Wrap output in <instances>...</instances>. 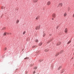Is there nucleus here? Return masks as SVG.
I'll return each instance as SVG.
<instances>
[{"mask_svg": "<svg viewBox=\"0 0 74 74\" xmlns=\"http://www.w3.org/2000/svg\"><path fill=\"white\" fill-rule=\"evenodd\" d=\"M6 34H7V33L6 32L4 33V34H3V36H5V35H6Z\"/></svg>", "mask_w": 74, "mask_h": 74, "instance_id": "11", "label": "nucleus"}, {"mask_svg": "<svg viewBox=\"0 0 74 74\" xmlns=\"http://www.w3.org/2000/svg\"><path fill=\"white\" fill-rule=\"evenodd\" d=\"M9 34L11 35V34H12V33H11V32H10L9 33Z\"/></svg>", "mask_w": 74, "mask_h": 74, "instance_id": "28", "label": "nucleus"}, {"mask_svg": "<svg viewBox=\"0 0 74 74\" xmlns=\"http://www.w3.org/2000/svg\"><path fill=\"white\" fill-rule=\"evenodd\" d=\"M40 29V25L37 26L36 28V30H38Z\"/></svg>", "mask_w": 74, "mask_h": 74, "instance_id": "1", "label": "nucleus"}, {"mask_svg": "<svg viewBox=\"0 0 74 74\" xmlns=\"http://www.w3.org/2000/svg\"><path fill=\"white\" fill-rule=\"evenodd\" d=\"M38 17H37L36 18V20H38Z\"/></svg>", "mask_w": 74, "mask_h": 74, "instance_id": "21", "label": "nucleus"}, {"mask_svg": "<svg viewBox=\"0 0 74 74\" xmlns=\"http://www.w3.org/2000/svg\"><path fill=\"white\" fill-rule=\"evenodd\" d=\"M25 33H26V31H24L23 32V35H24V34H25Z\"/></svg>", "mask_w": 74, "mask_h": 74, "instance_id": "18", "label": "nucleus"}, {"mask_svg": "<svg viewBox=\"0 0 74 74\" xmlns=\"http://www.w3.org/2000/svg\"><path fill=\"white\" fill-rule=\"evenodd\" d=\"M19 20L18 19L16 21V23L17 24L18 23H19Z\"/></svg>", "mask_w": 74, "mask_h": 74, "instance_id": "14", "label": "nucleus"}, {"mask_svg": "<svg viewBox=\"0 0 74 74\" xmlns=\"http://www.w3.org/2000/svg\"><path fill=\"white\" fill-rule=\"evenodd\" d=\"M5 29H6L5 27H4L2 29V30H5Z\"/></svg>", "mask_w": 74, "mask_h": 74, "instance_id": "15", "label": "nucleus"}, {"mask_svg": "<svg viewBox=\"0 0 74 74\" xmlns=\"http://www.w3.org/2000/svg\"><path fill=\"white\" fill-rule=\"evenodd\" d=\"M51 5V2H50V1H48L47 3V5Z\"/></svg>", "mask_w": 74, "mask_h": 74, "instance_id": "3", "label": "nucleus"}, {"mask_svg": "<svg viewBox=\"0 0 74 74\" xmlns=\"http://www.w3.org/2000/svg\"><path fill=\"white\" fill-rule=\"evenodd\" d=\"M67 10L68 11H69L70 10V8H68L67 9Z\"/></svg>", "mask_w": 74, "mask_h": 74, "instance_id": "24", "label": "nucleus"}, {"mask_svg": "<svg viewBox=\"0 0 74 74\" xmlns=\"http://www.w3.org/2000/svg\"><path fill=\"white\" fill-rule=\"evenodd\" d=\"M45 36V33H43V37H44V36Z\"/></svg>", "mask_w": 74, "mask_h": 74, "instance_id": "23", "label": "nucleus"}, {"mask_svg": "<svg viewBox=\"0 0 74 74\" xmlns=\"http://www.w3.org/2000/svg\"><path fill=\"white\" fill-rule=\"evenodd\" d=\"M51 41L50 40H49L48 42H47V44H48V43L50 42H51Z\"/></svg>", "mask_w": 74, "mask_h": 74, "instance_id": "22", "label": "nucleus"}, {"mask_svg": "<svg viewBox=\"0 0 74 74\" xmlns=\"http://www.w3.org/2000/svg\"><path fill=\"white\" fill-rule=\"evenodd\" d=\"M62 68V66H60L58 69V70H59L61 68Z\"/></svg>", "mask_w": 74, "mask_h": 74, "instance_id": "8", "label": "nucleus"}, {"mask_svg": "<svg viewBox=\"0 0 74 74\" xmlns=\"http://www.w3.org/2000/svg\"><path fill=\"white\" fill-rule=\"evenodd\" d=\"M59 55V53H57L55 55V56H58Z\"/></svg>", "mask_w": 74, "mask_h": 74, "instance_id": "12", "label": "nucleus"}, {"mask_svg": "<svg viewBox=\"0 0 74 74\" xmlns=\"http://www.w3.org/2000/svg\"><path fill=\"white\" fill-rule=\"evenodd\" d=\"M58 27H59V26H57L56 28V29H58Z\"/></svg>", "mask_w": 74, "mask_h": 74, "instance_id": "27", "label": "nucleus"}, {"mask_svg": "<svg viewBox=\"0 0 74 74\" xmlns=\"http://www.w3.org/2000/svg\"><path fill=\"white\" fill-rule=\"evenodd\" d=\"M36 47H37V46H34L32 47L33 48H36Z\"/></svg>", "mask_w": 74, "mask_h": 74, "instance_id": "19", "label": "nucleus"}, {"mask_svg": "<svg viewBox=\"0 0 74 74\" xmlns=\"http://www.w3.org/2000/svg\"><path fill=\"white\" fill-rule=\"evenodd\" d=\"M1 9H3V6H2L1 7Z\"/></svg>", "mask_w": 74, "mask_h": 74, "instance_id": "32", "label": "nucleus"}, {"mask_svg": "<svg viewBox=\"0 0 74 74\" xmlns=\"http://www.w3.org/2000/svg\"><path fill=\"white\" fill-rule=\"evenodd\" d=\"M60 44H61V42H59L58 43H57V45H60Z\"/></svg>", "mask_w": 74, "mask_h": 74, "instance_id": "7", "label": "nucleus"}, {"mask_svg": "<svg viewBox=\"0 0 74 74\" xmlns=\"http://www.w3.org/2000/svg\"><path fill=\"white\" fill-rule=\"evenodd\" d=\"M72 17H73V18H74V14H73Z\"/></svg>", "mask_w": 74, "mask_h": 74, "instance_id": "31", "label": "nucleus"}, {"mask_svg": "<svg viewBox=\"0 0 74 74\" xmlns=\"http://www.w3.org/2000/svg\"><path fill=\"white\" fill-rule=\"evenodd\" d=\"M7 34H8H8H9V33H6Z\"/></svg>", "mask_w": 74, "mask_h": 74, "instance_id": "34", "label": "nucleus"}, {"mask_svg": "<svg viewBox=\"0 0 74 74\" xmlns=\"http://www.w3.org/2000/svg\"><path fill=\"white\" fill-rule=\"evenodd\" d=\"M37 1H38V0H34L33 1V3H36L37 2Z\"/></svg>", "mask_w": 74, "mask_h": 74, "instance_id": "6", "label": "nucleus"}, {"mask_svg": "<svg viewBox=\"0 0 74 74\" xmlns=\"http://www.w3.org/2000/svg\"><path fill=\"white\" fill-rule=\"evenodd\" d=\"M7 50V48L6 47H5V48H4V50L5 51V50Z\"/></svg>", "mask_w": 74, "mask_h": 74, "instance_id": "30", "label": "nucleus"}, {"mask_svg": "<svg viewBox=\"0 0 74 74\" xmlns=\"http://www.w3.org/2000/svg\"><path fill=\"white\" fill-rule=\"evenodd\" d=\"M68 29L67 28H65L64 30V32L66 33H67V31H68Z\"/></svg>", "mask_w": 74, "mask_h": 74, "instance_id": "5", "label": "nucleus"}, {"mask_svg": "<svg viewBox=\"0 0 74 74\" xmlns=\"http://www.w3.org/2000/svg\"><path fill=\"white\" fill-rule=\"evenodd\" d=\"M27 0V1H29V0Z\"/></svg>", "mask_w": 74, "mask_h": 74, "instance_id": "37", "label": "nucleus"}, {"mask_svg": "<svg viewBox=\"0 0 74 74\" xmlns=\"http://www.w3.org/2000/svg\"><path fill=\"white\" fill-rule=\"evenodd\" d=\"M49 51V50L47 49H45V52H48Z\"/></svg>", "mask_w": 74, "mask_h": 74, "instance_id": "17", "label": "nucleus"}, {"mask_svg": "<svg viewBox=\"0 0 74 74\" xmlns=\"http://www.w3.org/2000/svg\"><path fill=\"white\" fill-rule=\"evenodd\" d=\"M52 17L53 18H55V17H56V14H53L52 15Z\"/></svg>", "mask_w": 74, "mask_h": 74, "instance_id": "2", "label": "nucleus"}, {"mask_svg": "<svg viewBox=\"0 0 74 74\" xmlns=\"http://www.w3.org/2000/svg\"><path fill=\"white\" fill-rule=\"evenodd\" d=\"M63 53V51L62 50H61L60 51V53Z\"/></svg>", "mask_w": 74, "mask_h": 74, "instance_id": "20", "label": "nucleus"}, {"mask_svg": "<svg viewBox=\"0 0 74 74\" xmlns=\"http://www.w3.org/2000/svg\"><path fill=\"white\" fill-rule=\"evenodd\" d=\"M27 59V58H24V59Z\"/></svg>", "mask_w": 74, "mask_h": 74, "instance_id": "33", "label": "nucleus"}, {"mask_svg": "<svg viewBox=\"0 0 74 74\" xmlns=\"http://www.w3.org/2000/svg\"><path fill=\"white\" fill-rule=\"evenodd\" d=\"M62 5H63V4L62 3H60L58 5V6L60 7H62Z\"/></svg>", "mask_w": 74, "mask_h": 74, "instance_id": "4", "label": "nucleus"}, {"mask_svg": "<svg viewBox=\"0 0 74 74\" xmlns=\"http://www.w3.org/2000/svg\"><path fill=\"white\" fill-rule=\"evenodd\" d=\"M71 42V40H69V41L67 43V44H70V43Z\"/></svg>", "mask_w": 74, "mask_h": 74, "instance_id": "13", "label": "nucleus"}, {"mask_svg": "<svg viewBox=\"0 0 74 74\" xmlns=\"http://www.w3.org/2000/svg\"><path fill=\"white\" fill-rule=\"evenodd\" d=\"M37 67H34V69L36 70V69H37Z\"/></svg>", "mask_w": 74, "mask_h": 74, "instance_id": "26", "label": "nucleus"}, {"mask_svg": "<svg viewBox=\"0 0 74 74\" xmlns=\"http://www.w3.org/2000/svg\"><path fill=\"white\" fill-rule=\"evenodd\" d=\"M42 61V60L41 59L40 60H39V62H41Z\"/></svg>", "mask_w": 74, "mask_h": 74, "instance_id": "25", "label": "nucleus"}, {"mask_svg": "<svg viewBox=\"0 0 74 74\" xmlns=\"http://www.w3.org/2000/svg\"><path fill=\"white\" fill-rule=\"evenodd\" d=\"M42 44V42H40L39 44V46H41Z\"/></svg>", "mask_w": 74, "mask_h": 74, "instance_id": "16", "label": "nucleus"}, {"mask_svg": "<svg viewBox=\"0 0 74 74\" xmlns=\"http://www.w3.org/2000/svg\"><path fill=\"white\" fill-rule=\"evenodd\" d=\"M50 40H51V41H52V39H51Z\"/></svg>", "mask_w": 74, "mask_h": 74, "instance_id": "35", "label": "nucleus"}, {"mask_svg": "<svg viewBox=\"0 0 74 74\" xmlns=\"http://www.w3.org/2000/svg\"><path fill=\"white\" fill-rule=\"evenodd\" d=\"M54 19V18H52V20H53Z\"/></svg>", "mask_w": 74, "mask_h": 74, "instance_id": "36", "label": "nucleus"}, {"mask_svg": "<svg viewBox=\"0 0 74 74\" xmlns=\"http://www.w3.org/2000/svg\"><path fill=\"white\" fill-rule=\"evenodd\" d=\"M35 41L36 42H38V40L37 39H36Z\"/></svg>", "mask_w": 74, "mask_h": 74, "instance_id": "9", "label": "nucleus"}, {"mask_svg": "<svg viewBox=\"0 0 74 74\" xmlns=\"http://www.w3.org/2000/svg\"><path fill=\"white\" fill-rule=\"evenodd\" d=\"M35 72H36V71H34L33 72V74H35Z\"/></svg>", "mask_w": 74, "mask_h": 74, "instance_id": "29", "label": "nucleus"}, {"mask_svg": "<svg viewBox=\"0 0 74 74\" xmlns=\"http://www.w3.org/2000/svg\"><path fill=\"white\" fill-rule=\"evenodd\" d=\"M66 15H67V13H65L64 15V17H65V16H66Z\"/></svg>", "mask_w": 74, "mask_h": 74, "instance_id": "10", "label": "nucleus"}]
</instances>
